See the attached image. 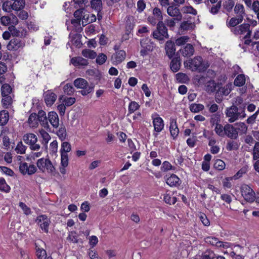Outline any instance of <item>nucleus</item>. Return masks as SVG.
Segmentation results:
<instances>
[{
    "label": "nucleus",
    "mask_w": 259,
    "mask_h": 259,
    "mask_svg": "<svg viewBox=\"0 0 259 259\" xmlns=\"http://www.w3.org/2000/svg\"><path fill=\"white\" fill-rule=\"evenodd\" d=\"M184 64L186 67L189 68L192 71H197L199 72L205 71L209 66L207 61H203V59L199 56L186 60Z\"/></svg>",
    "instance_id": "nucleus-1"
},
{
    "label": "nucleus",
    "mask_w": 259,
    "mask_h": 259,
    "mask_svg": "<svg viewBox=\"0 0 259 259\" xmlns=\"http://www.w3.org/2000/svg\"><path fill=\"white\" fill-rule=\"evenodd\" d=\"M225 114L227 117L228 118V121L230 123L234 122L239 119H243L246 115L244 107L238 108L234 105L227 108Z\"/></svg>",
    "instance_id": "nucleus-2"
},
{
    "label": "nucleus",
    "mask_w": 259,
    "mask_h": 259,
    "mask_svg": "<svg viewBox=\"0 0 259 259\" xmlns=\"http://www.w3.org/2000/svg\"><path fill=\"white\" fill-rule=\"evenodd\" d=\"M74 85L77 89H82L80 91L82 96H86L94 90V86L89 85L88 81L82 78L76 79L74 81Z\"/></svg>",
    "instance_id": "nucleus-3"
},
{
    "label": "nucleus",
    "mask_w": 259,
    "mask_h": 259,
    "mask_svg": "<svg viewBox=\"0 0 259 259\" xmlns=\"http://www.w3.org/2000/svg\"><path fill=\"white\" fill-rule=\"evenodd\" d=\"M37 167L42 172H47L53 174L55 171V168L49 159L41 158L36 162Z\"/></svg>",
    "instance_id": "nucleus-4"
},
{
    "label": "nucleus",
    "mask_w": 259,
    "mask_h": 259,
    "mask_svg": "<svg viewBox=\"0 0 259 259\" xmlns=\"http://www.w3.org/2000/svg\"><path fill=\"white\" fill-rule=\"evenodd\" d=\"M140 45L141 47L140 55L142 57H145L152 52L155 47L154 42L149 38L142 39L140 41Z\"/></svg>",
    "instance_id": "nucleus-5"
},
{
    "label": "nucleus",
    "mask_w": 259,
    "mask_h": 259,
    "mask_svg": "<svg viewBox=\"0 0 259 259\" xmlns=\"http://www.w3.org/2000/svg\"><path fill=\"white\" fill-rule=\"evenodd\" d=\"M24 142L29 145L30 148L31 150L36 151L40 148V146L39 144H37V137L32 133H27L23 137Z\"/></svg>",
    "instance_id": "nucleus-6"
},
{
    "label": "nucleus",
    "mask_w": 259,
    "mask_h": 259,
    "mask_svg": "<svg viewBox=\"0 0 259 259\" xmlns=\"http://www.w3.org/2000/svg\"><path fill=\"white\" fill-rule=\"evenodd\" d=\"M242 197L247 202H252L255 200V194L252 189L246 184H243L241 187Z\"/></svg>",
    "instance_id": "nucleus-7"
},
{
    "label": "nucleus",
    "mask_w": 259,
    "mask_h": 259,
    "mask_svg": "<svg viewBox=\"0 0 259 259\" xmlns=\"http://www.w3.org/2000/svg\"><path fill=\"white\" fill-rule=\"evenodd\" d=\"M154 38L162 40L164 38H168L167 29L163 22H159L157 25V29L153 32Z\"/></svg>",
    "instance_id": "nucleus-8"
},
{
    "label": "nucleus",
    "mask_w": 259,
    "mask_h": 259,
    "mask_svg": "<svg viewBox=\"0 0 259 259\" xmlns=\"http://www.w3.org/2000/svg\"><path fill=\"white\" fill-rule=\"evenodd\" d=\"M250 24L243 23L233 28L231 31L235 35H244V38H249L251 31L249 29Z\"/></svg>",
    "instance_id": "nucleus-9"
},
{
    "label": "nucleus",
    "mask_w": 259,
    "mask_h": 259,
    "mask_svg": "<svg viewBox=\"0 0 259 259\" xmlns=\"http://www.w3.org/2000/svg\"><path fill=\"white\" fill-rule=\"evenodd\" d=\"M151 118L154 130L157 133L156 134L154 133V135L156 137L157 133H160L163 130L164 126V121L162 118L159 117L157 113L152 114Z\"/></svg>",
    "instance_id": "nucleus-10"
},
{
    "label": "nucleus",
    "mask_w": 259,
    "mask_h": 259,
    "mask_svg": "<svg viewBox=\"0 0 259 259\" xmlns=\"http://www.w3.org/2000/svg\"><path fill=\"white\" fill-rule=\"evenodd\" d=\"M36 223L45 233L49 231V226L50 224V220L46 215H40L38 216L35 220Z\"/></svg>",
    "instance_id": "nucleus-11"
},
{
    "label": "nucleus",
    "mask_w": 259,
    "mask_h": 259,
    "mask_svg": "<svg viewBox=\"0 0 259 259\" xmlns=\"http://www.w3.org/2000/svg\"><path fill=\"white\" fill-rule=\"evenodd\" d=\"M19 170L23 175H31L37 170L36 167L33 164L28 165L26 162H21L19 165Z\"/></svg>",
    "instance_id": "nucleus-12"
},
{
    "label": "nucleus",
    "mask_w": 259,
    "mask_h": 259,
    "mask_svg": "<svg viewBox=\"0 0 259 259\" xmlns=\"http://www.w3.org/2000/svg\"><path fill=\"white\" fill-rule=\"evenodd\" d=\"M18 20L17 17L11 14L10 16H4L1 18V23L4 26L16 25L18 24Z\"/></svg>",
    "instance_id": "nucleus-13"
},
{
    "label": "nucleus",
    "mask_w": 259,
    "mask_h": 259,
    "mask_svg": "<svg viewBox=\"0 0 259 259\" xmlns=\"http://www.w3.org/2000/svg\"><path fill=\"white\" fill-rule=\"evenodd\" d=\"M238 135V131L233 125L227 124L225 125L224 136H226L232 139H236Z\"/></svg>",
    "instance_id": "nucleus-14"
},
{
    "label": "nucleus",
    "mask_w": 259,
    "mask_h": 259,
    "mask_svg": "<svg viewBox=\"0 0 259 259\" xmlns=\"http://www.w3.org/2000/svg\"><path fill=\"white\" fill-rule=\"evenodd\" d=\"M195 26L194 23L190 19L184 20L181 23L179 31L182 33H184L186 31L193 30Z\"/></svg>",
    "instance_id": "nucleus-15"
},
{
    "label": "nucleus",
    "mask_w": 259,
    "mask_h": 259,
    "mask_svg": "<svg viewBox=\"0 0 259 259\" xmlns=\"http://www.w3.org/2000/svg\"><path fill=\"white\" fill-rule=\"evenodd\" d=\"M126 53L123 50H118L112 55L111 60L113 64L117 65L122 62L125 58Z\"/></svg>",
    "instance_id": "nucleus-16"
},
{
    "label": "nucleus",
    "mask_w": 259,
    "mask_h": 259,
    "mask_svg": "<svg viewBox=\"0 0 259 259\" xmlns=\"http://www.w3.org/2000/svg\"><path fill=\"white\" fill-rule=\"evenodd\" d=\"M167 12L170 16L177 18L178 21H180L182 18L179 9L176 6H169L167 9Z\"/></svg>",
    "instance_id": "nucleus-17"
},
{
    "label": "nucleus",
    "mask_w": 259,
    "mask_h": 259,
    "mask_svg": "<svg viewBox=\"0 0 259 259\" xmlns=\"http://www.w3.org/2000/svg\"><path fill=\"white\" fill-rule=\"evenodd\" d=\"M24 46V42H22L19 38H14L10 40L7 45L9 50H17Z\"/></svg>",
    "instance_id": "nucleus-18"
},
{
    "label": "nucleus",
    "mask_w": 259,
    "mask_h": 259,
    "mask_svg": "<svg viewBox=\"0 0 259 259\" xmlns=\"http://www.w3.org/2000/svg\"><path fill=\"white\" fill-rule=\"evenodd\" d=\"M48 120L54 128H57L59 126V119L56 112L51 111L48 113Z\"/></svg>",
    "instance_id": "nucleus-19"
},
{
    "label": "nucleus",
    "mask_w": 259,
    "mask_h": 259,
    "mask_svg": "<svg viewBox=\"0 0 259 259\" xmlns=\"http://www.w3.org/2000/svg\"><path fill=\"white\" fill-rule=\"evenodd\" d=\"M57 99V95L51 91H47L45 95V101L48 106H52Z\"/></svg>",
    "instance_id": "nucleus-20"
},
{
    "label": "nucleus",
    "mask_w": 259,
    "mask_h": 259,
    "mask_svg": "<svg viewBox=\"0 0 259 259\" xmlns=\"http://www.w3.org/2000/svg\"><path fill=\"white\" fill-rule=\"evenodd\" d=\"M165 50L166 54L169 58H171L175 54L176 48L174 42L171 40L166 41L165 44Z\"/></svg>",
    "instance_id": "nucleus-21"
},
{
    "label": "nucleus",
    "mask_w": 259,
    "mask_h": 259,
    "mask_svg": "<svg viewBox=\"0 0 259 259\" xmlns=\"http://www.w3.org/2000/svg\"><path fill=\"white\" fill-rule=\"evenodd\" d=\"M9 30L13 36L21 37L25 36L27 33L25 29L20 28V29H18L15 27V25L10 26Z\"/></svg>",
    "instance_id": "nucleus-22"
},
{
    "label": "nucleus",
    "mask_w": 259,
    "mask_h": 259,
    "mask_svg": "<svg viewBox=\"0 0 259 259\" xmlns=\"http://www.w3.org/2000/svg\"><path fill=\"white\" fill-rule=\"evenodd\" d=\"M180 52L184 57H190L194 53V48L192 45L188 44L185 47L180 49Z\"/></svg>",
    "instance_id": "nucleus-23"
},
{
    "label": "nucleus",
    "mask_w": 259,
    "mask_h": 259,
    "mask_svg": "<svg viewBox=\"0 0 259 259\" xmlns=\"http://www.w3.org/2000/svg\"><path fill=\"white\" fill-rule=\"evenodd\" d=\"M169 131L171 136L174 139H175L179 133V130L178 128L177 121L176 120L172 119L170 122Z\"/></svg>",
    "instance_id": "nucleus-24"
},
{
    "label": "nucleus",
    "mask_w": 259,
    "mask_h": 259,
    "mask_svg": "<svg viewBox=\"0 0 259 259\" xmlns=\"http://www.w3.org/2000/svg\"><path fill=\"white\" fill-rule=\"evenodd\" d=\"M166 184L170 187L177 186L180 185L179 178L175 174H172L166 179Z\"/></svg>",
    "instance_id": "nucleus-25"
},
{
    "label": "nucleus",
    "mask_w": 259,
    "mask_h": 259,
    "mask_svg": "<svg viewBox=\"0 0 259 259\" xmlns=\"http://www.w3.org/2000/svg\"><path fill=\"white\" fill-rule=\"evenodd\" d=\"M70 61L74 66H86L88 64V61L81 57H73Z\"/></svg>",
    "instance_id": "nucleus-26"
},
{
    "label": "nucleus",
    "mask_w": 259,
    "mask_h": 259,
    "mask_svg": "<svg viewBox=\"0 0 259 259\" xmlns=\"http://www.w3.org/2000/svg\"><path fill=\"white\" fill-rule=\"evenodd\" d=\"M38 120L37 118V114L36 113H31L27 120V123L30 127H36L38 125Z\"/></svg>",
    "instance_id": "nucleus-27"
},
{
    "label": "nucleus",
    "mask_w": 259,
    "mask_h": 259,
    "mask_svg": "<svg viewBox=\"0 0 259 259\" xmlns=\"http://www.w3.org/2000/svg\"><path fill=\"white\" fill-rule=\"evenodd\" d=\"M243 20L242 17L240 18L237 16V17H233L229 20H227L226 24L228 27L234 28L238 24L241 23Z\"/></svg>",
    "instance_id": "nucleus-28"
},
{
    "label": "nucleus",
    "mask_w": 259,
    "mask_h": 259,
    "mask_svg": "<svg viewBox=\"0 0 259 259\" xmlns=\"http://www.w3.org/2000/svg\"><path fill=\"white\" fill-rule=\"evenodd\" d=\"M59 101H62L66 106H70L75 102L76 99L73 97H66L62 95L59 97Z\"/></svg>",
    "instance_id": "nucleus-29"
},
{
    "label": "nucleus",
    "mask_w": 259,
    "mask_h": 259,
    "mask_svg": "<svg viewBox=\"0 0 259 259\" xmlns=\"http://www.w3.org/2000/svg\"><path fill=\"white\" fill-rule=\"evenodd\" d=\"M234 12L238 17H241L243 19L245 15L244 8L243 5L240 4H237L234 8Z\"/></svg>",
    "instance_id": "nucleus-30"
},
{
    "label": "nucleus",
    "mask_w": 259,
    "mask_h": 259,
    "mask_svg": "<svg viewBox=\"0 0 259 259\" xmlns=\"http://www.w3.org/2000/svg\"><path fill=\"white\" fill-rule=\"evenodd\" d=\"M39 133L41 138L42 139V144L47 146L48 143L51 139L50 135L44 129L39 130Z\"/></svg>",
    "instance_id": "nucleus-31"
},
{
    "label": "nucleus",
    "mask_w": 259,
    "mask_h": 259,
    "mask_svg": "<svg viewBox=\"0 0 259 259\" xmlns=\"http://www.w3.org/2000/svg\"><path fill=\"white\" fill-rule=\"evenodd\" d=\"M71 150V146L68 142H63L61 143L60 150L61 154L68 155V153Z\"/></svg>",
    "instance_id": "nucleus-32"
},
{
    "label": "nucleus",
    "mask_w": 259,
    "mask_h": 259,
    "mask_svg": "<svg viewBox=\"0 0 259 259\" xmlns=\"http://www.w3.org/2000/svg\"><path fill=\"white\" fill-rule=\"evenodd\" d=\"M170 68L173 72H177L180 67V59L178 57L172 59L170 63Z\"/></svg>",
    "instance_id": "nucleus-33"
},
{
    "label": "nucleus",
    "mask_w": 259,
    "mask_h": 259,
    "mask_svg": "<svg viewBox=\"0 0 259 259\" xmlns=\"http://www.w3.org/2000/svg\"><path fill=\"white\" fill-rule=\"evenodd\" d=\"M25 5V0H15L13 3H12L13 10L20 11L24 8Z\"/></svg>",
    "instance_id": "nucleus-34"
},
{
    "label": "nucleus",
    "mask_w": 259,
    "mask_h": 259,
    "mask_svg": "<svg viewBox=\"0 0 259 259\" xmlns=\"http://www.w3.org/2000/svg\"><path fill=\"white\" fill-rule=\"evenodd\" d=\"M9 119V114L7 111L3 110L0 112V125H4Z\"/></svg>",
    "instance_id": "nucleus-35"
},
{
    "label": "nucleus",
    "mask_w": 259,
    "mask_h": 259,
    "mask_svg": "<svg viewBox=\"0 0 259 259\" xmlns=\"http://www.w3.org/2000/svg\"><path fill=\"white\" fill-rule=\"evenodd\" d=\"M199 259H213L215 257L214 252L210 249H207L199 255Z\"/></svg>",
    "instance_id": "nucleus-36"
},
{
    "label": "nucleus",
    "mask_w": 259,
    "mask_h": 259,
    "mask_svg": "<svg viewBox=\"0 0 259 259\" xmlns=\"http://www.w3.org/2000/svg\"><path fill=\"white\" fill-rule=\"evenodd\" d=\"M236 129L240 135L245 134L247 133L248 127L244 122H238L235 124Z\"/></svg>",
    "instance_id": "nucleus-37"
},
{
    "label": "nucleus",
    "mask_w": 259,
    "mask_h": 259,
    "mask_svg": "<svg viewBox=\"0 0 259 259\" xmlns=\"http://www.w3.org/2000/svg\"><path fill=\"white\" fill-rule=\"evenodd\" d=\"M37 118L39 122L44 126L47 124V119L46 112L43 110L39 111L37 114Z\"/></svg>",
    "instance_id": "nucleus-38"
},
{
    "label": "nucleus",
    "mask_w": 259,
    "mask_h": 259,
    "mask_svg": "<svg viewBox=\"0 0 259 259\" xmlns=\"http://www.w3.org/2000/svg\"><path fill=\"white\" fill-rule=\"evenodd\" d=\"M205 241L206 243L209 244L212 246H215V247H219V243L220 242V241L219 239L215 237L212 236H208L205 238Z\"/></svg>",
    "instance_id": "nucleus-39"
},
{
    "label": "nucleus",
    "mask_w": 259,
    "mask_h": 259,
    "mask_svg": "<svg viewBox=\"0 0 259 259\" xmlns=\"http://www.w3.org/2000/svg\"><path fill=\"white\" fill-rule=\"evenodd\" d=\"M163 200L164 202L169 205L174 204L177 201L176 197H171L169 194L165 193L163 194Z\"/></svg>",
    "instance_id": "nucleus-40"
},
{
    "label": "nucleus",
    "mask_w": 259,
    "mask_h": 259,
    "mask_svg": "<svg viewBox=\"0 0 259 259\" xmlns=\"http://www.w3.org/2000/svg\"><path fill=\"white\" fill-rule=\"evenodd\" d=\"M245 83V77L244 74L238 75L234 80V84L236 86L242 87Z\"/></svg>",
    "instance_id": "nucleus-41"
},
{
    "label": "nucleus",
    "mask_w": 259,
    "mask_h": 259,
    "mask_svg": "<svg viewBox=\"0 0 259 259\" xmlns=\"http://www.w3.org/2000/svg\"><path fill=\"white\" fill-rule=\"evenodd\" d=\"M92 8L97 12H100L102 9L101 0H92L91 2Z\"/></svg>",
    "instance_id": "nucleus-42"
},
{
    "label": "nucleus",
    "mask_w": 259,
    "mask_h": 259,
    "mask_svg": "<svg viewBox=\"0 0 259 259\" xmlns=\"http://www.w3.org/2000/svg\"><path fill=\"white\" fill-rule=\"evenodd\" d=\"M216 83L214 80H210L208 81L205 85L206 91L207 92L211 93L215 91Z\"/></svg>",
    "instance_id": "nucleus-43"
},
{
    "label": "nucleus",
    "mask_w": 259,
    "mask_h": 259,
    "mask_svg": "<svg viewBox=\"0 0 259 259\" xmlns=\"http://www.w3.org/2000/svg\"><path fill=\"white\" fill-rule=\"evenodd\" d=\"M204 108V106L201 104H192L190 106V110L191 112L194 113H197L201 111H202Z\"/></svg>",
    "instance_id": "nucleus-44"
},
{
    "label": "nucleus",
    "mask_w": 259,
    "mask_h": 259,
    "mask_svg": "<svg viewBox=\"0 0 259 259\" xmlns=\"http://www.w3.org/2000/svg\"><path fill=\"white\" fill-rule=\"evenodd\" d=\"M56 134L62 141H64L67 136L65 127L63 126H61L56 132Z\"/></svg>",
    "instance_id": "nucleus-45"
},
{
    "label": "nucleus",
    "mask_w": 259,
    "mask_h": 259,
    "mask_svg": "<svg viewBox=\"0 0 259 259\" xmlns=\"http://www.w3.org/2000/svg\"><path fill=\"white\" fill-rule=\"evenodd\" d=\"M182 11L184 14H190L193 15H197V11L191 6H186L182 8Z\"/></svg>",
    "instance_id": "nucleus-46"
},
{
    "label": "nucleus",
    "mask_w": 259,
    "mask_h": 259,
    "mask_svg": "<svg viewBox=\"0 0 259 259\" xmlns=\"http://www.w3.org/2000/svg\"><path fill=\"white\" fill-rule=\"evenodd\" d=\"M82 55L86 58L94 59L97 56V54L94 51L85 49L82 51Z\"/></svg>",
    "instance_id": "nucleus-47"
},
{
    "label": "nucleus",
    "mask_w": 259,
    "mask_h": 259,
    "mask_svg": "<svg viewBox=\"0 0 259 259\" xmlns=\"http://www.w3.org/2000/svg\"><path fill=\"white\" fill-rule=\"evenodd\" d=\"M140 105L135 101H132L130 103L128 107V113H134L140 108Z\"/></svg>",
    "instance_id": "nucleus-48"
},
{
    "label": "nucleus",
    "mask_w": 259,
    "mask_h": 259,
    "mask_svg": "<svg viewBox=\"0 0 259 259\" xmlns=\"http://www.w3.org/2000/svg\"><path fill=\"white\" fill-rule=\"evenodd\" d=\"M26 150V147L24 145L22 142H19L18 143L15 149V151L17 152V153L23 154L25 153Z\"/></svg>",
    "instance_id": "nucleus-49"
},
{
    "label": "nucleus",
    "mask_w": 259,
    "mask_h": 259,
    "mask_svg": "<svg viewBox=\"0 0 259 259\" xmlns=\"http://www.w3.org/2000/svg\"><path fill=\"white\" fill-rule=\"evenodd\" d=\"M12 89L11 87L7 83L4 84L1 88L2 95H10L12 93Z\"/></svg>",
    "instance_id": "nucleus-50"
},
{
    "label": "nucleus",
    "mask_w": 259,
    "mask_h": 259,
    "mask_svg": "<svg viewBox=\"0 0 259 259\" xmlns=\"http://www.w3.org/2000/svg\"><path fill=\"white\" fill-rule=\"evenodd\" d=\"M215 133L220 137H224L225 126L221 124H217L214 129Z\"/></svg>",
    "instance_id": "nucleus-51"
},
{
    "label": "nucleus",
    "mask_w": 259,
    "mask_h": 259,
    "mask_svg": "<svg viewBox=\"0 0 259 259\" xmlns=\"http://www.w3.org/2000/svg\"><path fill=\"white\" fill-rule=\"evenodd\" d=\"M0 190L7 193L9 192L10 190V187L3 178H0Z\"/></svg>",
    "instance_id": "nucleus-52"
},
{
    "label": "nucleus",
    "mask_w": 259,
    "mask_h": 259,
    "mask_svg": "<svg viewBox=\"0 0 259 259\" xmlns=\"http://www.w3.org/2000/svg\"><path fill=\"white\" fill-rule=\"evenodd\" d=\"M153 16L156 18V20L158 21V22H162V20L163 19V16L160 9L158 8H155L153 10Z\"/></svg>",
    "instance_id": "nucleus-53"
},
{
    "label": "nucleus",
    "mask_w": 259,
    "mask_h": 259,
    "mask_svg": "<svg viewBox=\"0 0 259 259\" xmlns=\"http://www.w3.org/2000/svg\"><path fill=\"white\" fill-rule=\"evenodd\" d=\"M50 154L56 155L58 151V142L56 140L53 141L50 144Z\"/></svg>",
    "instance_id": "nucleus-54"
},
{
    "label": "nucleus",
    "mask_w": 259,
    "mask_h": 259,
    "mask_svg": "<svg viewBox=\"0 0 259 259\" xmlns=\"http://www.w3.org/2000/svg\"><path fill=\"white\" fill-rule=\"evenodd\" d=\"M175 169V167L167 161H164L161 167V170L163 171H167L170 170H174Z\"/></svg>",
    "instance_id": "nucleus-55"
},
{
    "label": "nucleus",
    "mask_w": 259,
    "mask_h": 259,
    "mask_svg": "<svg viewBox=\"0 0 259 259\" xmlns=\"http://www.w3.org/2000/svg\"><path fill=\"white\" fill-rule=\"evenodd\" d=\"M64 93L68 95H71L74 93V88L71 83H66L63 87Z\"/></svg>",
    "instance_id": "nucleus-56"
},
{
    "label": "nucleus",
    "mask_w": 259,
    "mask_h": 259,
    "mask_svg": "<svg viewBox=\"0 0 259 259\" xmlns=\"http://www.w3.org/2000/svg\"><path fill=\"white\" fill-rule=\"evenodd\" d=\"M189 39L190 38L188 36H182L177 38L175 41V43L177 46H182L188 42Z\"/></svg>",
    "instance_id": "nucleus-57"
},
{
    "label": "nucleus",
    "mask_w": 259,
    "mask_h": 259,
    "mask_svg": "<svg viewBox=\"0 0 259 259\" xmlns=\"http://www.w3.org/2000/svg\"><path fill=\"white\" fill-rule=\"evenodd\" d=\"M238 148V145L236 142L230 141L228 142L226 145V149L228 151L237 150Z\"/></svg>",
    "instance_id": "nucleus-58"
},
{
    "label": "nucleus",
    "mask_w": 259,
    "mask_h": 259,
    "mask_svg": "<svg viewBox=\"0 0 259 259\" xmlns=\"http://www.w3.org/2000/svg\"><path fill=\"white\" fill-rule=\"evenodd\" d=\"M225 166V163L221 159L216 160L214 164V168L219 170H222L224 169Z\"/></svg>",
    "instance_id": "nucleus-59"
},
{
    "label": "nucleus",
    "mask_w": 259,
    "mask_h": 259,
    "mask_svg": "<svg viewBox=\"0 0 259 259\" xmlns=\"http://www.w3.org/2000/svg\"><path fill=\"white\" fill-rule=\"evenodd\" d=\"M234 179L233 177H227L223 179L222 184L224 188H231L232 187V180Z\"/></svg>",
    "instance_id": "nucleus-60"
},
{
    "label": "nucleus",
    "mask_w": 259,
    "mask_h": 259,
    "mask_svg": "<svg viewBox=\"0 0 259 259\" xmlns=\"http://www.w3.org/2000/svg\"><path fill=\"white\" fill-rule=\"evenodd\" d=\"M253 159L256 160L259 158V142H256L253 150Z\"/></svg>",
    "instance_id": "nucleus-61"
},
{
    "label": "nucleus",
    "mask_w": 259,
    "mask_h": 259,
    "mask_svg": "<svg viewBox=\"0 0 259 259\" xmlns=\"http://www.w3.org/2000/svg\"><path fill=\"white\" fill-rule=\"evenodd\" d=\"M3 10L6 12H10L13 10L12 3L7 1L3 4Z\"/></svg>",
    "instance_id": "nucleus-62"
},
{
    "label": "nucleus",
    "mask_w": 259,
    "mask_h": 259,
    "mask_svg": "<svg viewBox=\"0 0 259 259\" xmlns=\"http://www.w3.org/2000/svg\"><path fill=\"white\" fill-rule=\"evenodd\" d=\"M19 206L23 210L24 214H25L26 215H29L31 214V211L30 208L28 206H27L24 203L22 202H20L19 204Z\"/></svg>",
    "instance_id": "nucleus-63"
},
{
    "label": "nucleus",
    "mask_w": 259,
    "mask_h": 259,
    "mask_svg": "<svg viewBox=\"0 0 259 259\" xmlns=\"http://www.w3.org/2000/svg\"><path fill=\"white\" fill-rule=\"evenodd\" d=\"M36 255L39 259H46L47 258L46 251L42 248L37 249Z\"/></svg>",
    "instance_id": "nucleus-64"
}]
</instances>
